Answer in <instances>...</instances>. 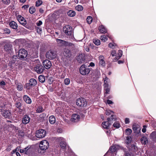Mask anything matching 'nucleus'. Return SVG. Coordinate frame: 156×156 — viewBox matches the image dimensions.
Listing matches in <instances>:
<instances>
[{
  "instance_id": "obj_49",
  "label": "nucleus",
  "mask_w": 156,
  "mask_h": 156,
  "mask_svg": "<svg viewBox=\"0 0 156 156\" xmlns=\"http://www.w3.org/2000/svg\"><path fill=\"white\" fill-rule=\"evenodd\" d=\"M131 147L132 150H133L134 151H136L137 150V147L134 144H132Z\"/></svg>"
},
{
  "instance_id": "obj_48",
  "label": "nucleus",
  "mask_w": 156,
  "mask_h": 156,
  "mask_svg": "<svg viewBox=\"0 0 156 156\" xmlns=\"http://www.w3.org/2000/svg\"><path fill=\"white\" fill-rule=\"evenodd\" d=\"M113 126L114 127L118 128L120 127V124L118 122H116L113 124Z\"/></svg>"
},
{
  "instance_id": "obj_63",
  "label": "nucleus",
  "mask_w": 156,
  "mask_h": 156,
  "mask_svg": "<svg viewBox=\"0 0 156 156\" xmlns=\"http://www.w3.org/2000/svg\"><path fill=\"white\" fill-rule=\"evenodd\" d=\"M39 11L40 13H42L44 12V10L42 8L39 9Z\"/></svg>"
},
{
  "instance_id": "obj_4",
  "label": "nucleus",
  "mask_w": 156,
  "mask_h": 156,
  "mask_svg": "<svg viewBox=\"0 0 156 156\" xmlns=\"http://www.w3.org/2000/svg\"><path fill=\"white\" fill-rule=\"evenodd\" d=\"M39 146L41 150L45 151L48 148L49 144L47 141L43 140L40 142Z\"/></svg>"
},
{
  "instance_id": "obj_16",
  "label": "nucleus",
  "mask_w": 156,
  "mask_h": 156,
  "mask_svg": "<svg viewBox=\"0 0 156 156\" xmlns=\"http://www.w3.org/2000/svg\"><path fill=\"white\" fill-rule=\"evenodd\" d=\"M80 119V116L77 114H73L71 119V121L73 122H77Z\"/></svg>"
},
{
  "instance_id": "obj_24",
  "label": "nucleus",
  "mask_w": 156,
  "mask_h": 156,
  "mask_svg": "<svg viewBox=\"0 0 156 156\" xmlns=\"http://www.w3.org/2000/svg\"><path fill=\"white\" fill-rule=\"evenodd\" d=\"M122 55V51L121 50H119L118 52V55H117L115 58H114L113 60V61H115L119 59L121 57Z\"/></svg>"
},
{
  "instance_id": "obj_42",
  "label": "nucleus",
  "mask_w": 156,
  "mask_h": 156,
  "mask_svg": "<svg viewBox=\"0 0 156 156\" xmlns=\"http://www.w3.org/2000/svg\"><path fill=\"white\" fill-rule=\"evenodd\" d=\"M16 107L19 109H20L22 106L21 103L19 101H17L15 104Z\"/></svg>"
},
{
  "instance_id": "obj_31",
  "label": "nucleus",
  "mask_w": 156,
  "mask_h": 156,
  "mask_svg": "<svg viewBox=\"0 0 156 156\" xmlns=\"http://www.w3.org/2000/svg\"><path fill=\"white\" fill-rule=\"evenodd\" d=\"M141 142L142 144H146L148 143V140L145 137H142L140 139Z\"/></svg>"
},
{
  "instance_id": "obj_38",
  "label": "nucleus",
  "mask_w": 156,
  "mask_h": 156,
  "mask_svg": "<svg viewBox=\"0 0 156 156\" xmlns=\"http://www.w3.org/2000/svg\"><path fill=\"white\" fill-rule=\"evenodd\" d=\"M43 2L41 0H38L36 1L35 6L36 7H38L42 4Z\"/></svg>"
},
{
  "instance_id": "obj_61",
  "label": "nucleus",
  "mask_w": 156,
  "mask_h": 156,
  "mask_svg": "<svg viewBox=\"0 0 156 156\" xmlns=\"http://www.w3.org/2000/svg\"><path fill=\"white\" fill-rule=\"evenodd\" d=\"M107 103L109 105V104H112L113 102H112V101L109 100H108L107 101Z\"/></svg>"
},
{
  "instance_id": "obj_50",
  "label": "nucleus",
  "mask_w": 156,
  "mask_h": 156,
  "mask_svg": "<svg viewBox=\"0 0 156 156\" xmlns=\"http://www.w3.org/2000/svg\"><path fill=\"white\" fill-rule=\"evenodd\" d=\"M116 44L113 43H110L108 44L109 47L112 48H114Z\"/></svg>"
},
{
  "instance_id": "obj_51",
  "label": "nucleus",
  "mask_w": 156,
  "mask_h": 156,
  "mask_svg": "<svg viewBox=\"0 0 156 156\" xmlns=\"http://www.w3.org/2000/svg\"><path fill=\"white\" fill-rule=\"evenodd\" d=\"M126 133L127 135H130L132 132V130L129 128H128L126 129Z\"/></svg>"
},
{
  "instance_id": "obj_54",
  "label": "nucleus",
  "mask_w": 156,
  "mask_h": 156,
  "mask_svg": "<svg viewBox=\"0 0 156 156\" xmlns=\"http://www.w3.org/2000/svg\"><path fill=\"white\" fill-rule=\"evenodd\" d=\"M10 0H2V2L6 5H8L10 3Z\"/></svg>"
},
{
  "instance_id": "obj_20",
  "label": "nucleus",
  "mask_w": 156,
  "mask_h": 156,
  "mask_svg": "<svg viewBox=\"0 0 156 156\" xmlns=\"http://www.w3.org/2000/svg\"><path fill=\"white\" fill-rule=\"evenodd\" d=\"M85 56L83 54L80 55L77 57V60L79 63H82L85 60Z\"/></svg>"
},
{
  "instance_id": "obj_37",
  "label": "nucleus",
  "mask_w": 156,
  "mask_h": 156,
  "mask_svg": "<svg viewBox=\"0 0 156 156\" xmlns=\"http://www.w3.org/2000/svg\"><path fill=\"white\" fill-rule=\"evenodd\" d=\"M56 41L58 43L62 44H64L65 45H66V42L67 41L60 39H57Z\"/></svg>"
},
{
  "instance_id": "obj_18",
  "label": "nucleus",
  "mask_w": 156,
  "mask_h": 156,
  "mask_svg": "<svg viewBox=\"0 0 156 156\" xmlns=\"http://www.w3.org/2000/svg\"><path fill=\"white\" fill-rule=\"evenodd\" d=\"M23 98L25 102L28 104H30L32 102L31 98L27 95H23Z\"/></svg>"
},
{
  "instance_id": "obj_58",
  "label": "nucleus",
  "mask_w": 156,
  "mask_h": 156,
  "mask_svg": "<svg viewBox=\"0 0 156 156\" xmlns=\"http://www.w3.org/2000/svg\"><path fill=\"white\" fill-rule=\"evenodd\" d=\"M42 24V22L41 20H39V21H38V22H37L36 23V24H37V26H41V25Z\"/></svg>"
},
{
  "instance_id": "obj_64",
  "label": "nucleus",
  "mask_w": 156,
  "mask_h": 156,
  "mask_svg": "<svg viewBox=\"0 0 156 156\" xmlns=\"http://www.w3.org/2000/svg\"><path fill=\"white\" fill-rule=\"evenodd\" d=\"M125 156H131V154L129 153H126L125 154Z\"/></svg>"
},
{
  "instance_id": "obj_47",
  "label": "nucleus",
  "mask_w": 156,
  "mask_h": 156,
  "mask_svg": "<svg viewBox=\"0 0 156 156\" xmlns=\"http://www.w3.org/2000/svg\"><path fill=\"white\" fill-rule=\"evenodd\" d=\"M105 89L104 90H105V94H104V95L106 96L105 94H108L110 91V88L108 87H104Z\"/></svg>"
},
{
  "instance_id": "obj_28",
  "label": "nucleus",
  "mask_w": 156,
  "mask_h": 156,
  "mask_svg": "<svg viewBox=\"0 0 156 156\" xmlns=\"http://www.w3.org/2000/svg\"><path fill=\"white\" fill-rule=\"evenodd\" d=\"M99 31L102 33H106L107 31L106 28L103 25H101L99 27Z\"/></svg>"
},
{
  "instance_id": "obj_19",
  "label": "nucleus",
  "mask_w": 156,
  "mask_h": 156,
  "mask_svg": "<svg viewBox=\"0 0 156 156\" xmlns=\"http://www.w3.org/2000/svg\"><path fill=\"white\" fill-rule=\"evenodd\" d=\"M132 129L135 133L138 134L140 132V129L138 125H133V126Z\"/></svg>"
},
{
  "instance_id": "obj_6",
  "label": "nucleus",
  "mask_w": 156,
  "mask_h": 156,
  "mask_svg": "<svg viewBox=\"0 0 156 156\" xmlns=\"http://www.w3.org/2000/svg\"><path fill=\"white\" fill-rule=\"evenodd\" d=\"M46 134V132L43 129H40L36 132V136L38 138H42L44 137Z\"/></svg>"
},
{
  "instance_id": "obj_33",
  "label": "nucleus",
  "mask_w": 156,
  "mask_h": 156,
  "mask_svg": "<svg viewBox=\"0 0 156 156\" xmlns=\"http://www.w3.org/2000/svg\"><path fill=\"white\" fill-rule=\"evenodd\" d=\"M60 146L62 149H65L66 147V144L64 141H62L60 142Z\"/></svg>"
},
{
  "instance_id": "obj_45",
  "label": "nucleus",
  "mask_w": 156,
  "mask_h": 156,
  "mask_svg": "<svg viewBox=\"0 0 156 156\" xmlns=\"http://www.w3.org/2000/svg\"><path fill=\"white\" fill-rule=\"evenodd\" d=\"M100 39L101 41H103L104 42H105L108 39V38L107 37L104 35H102L101 36Z\"/></svg>"
},
{
  "instance_id": "obj_34",
  "label": "nucleus",
  "mask_w": 156,
  "mask_h": 156,
  "mask_svg": "<svg viewBox=\"0 0 156 156\" xmlns=\"http://www.w3.org/2000/svg\"><path fill=\"white\" fill-rule=\"evenodd\" d=\"M66 46H68L72 48H74L75 47L74 44L68 41H67Z\"/></svg>"
},
{
  "instance_id": "obj_15",
  "label": "nucleus",
  "mask_w": 156,
  "mask_h": 156,
  "mask_svg": "<svg viewBox=\"0 0 156 156\" xmlns=\"http://www.w3.org/2000/svg\"><path fill=\"white\" fill-rule=\"evenodd\" d=\"M17 19L20 23L23 25H25L26 24V22L24 18L20 15H18Z\"/></svg>"
},
{
  "instance_id": "obj_12",
  "label": "nucleus",
  "mask_w": 156,
  "mask_h": 156,
  "mask_svg": "<svg viewBox=\"0 0 156 156\" xmlns=\"http://www.w3.org/2000/svg\"><path fill=\"white\" fill-rule=\"evenodd\" d=\"M63 56L64 58H66L67 59L70 60V58L71 56V51L68 49L65 50L63 53Z\"/></svg>"
},
{
  "instance_id": "obj_26",
  "label": "nucleus",
  "mask_w": 156,
  "mask_h": 156,
  "mask_svg": "<svg viewBox=\"0 0 156 156\" xmlns=\"http://www.w3.org/2000/svg\"><path fill=\"white\" fill-rule=\"evenodd\" d=\"M109 79L106 76L105 79L104 80V87H109Z\"/></svg>"
},
{
  "instance_id": "obj_10",
  "label": "nucleus",
  "mask_w": 156,
  "mask_h": 156,
  "mask_svg": "<svg viewBox=\"0 0 156 156\" xmlns=\"http://www.w3.org/2000/svg\"><path fill=\"white\" fill-rule=\"evenodd\" d=\"M27 51L24 49H21L19 50L18 54V56L21 58H24L26 57L27 55Z\"/></svg>"
},
{
  "instance_id": "obj_44",
  "label": "nucleus",
  "mask_w": 156,
  "mask_h": 156,
  "mask_svg": "<svg viewBox=\"0 0 156 156\" xmlns=\"http://www.w3.org/2000/svg\"><path fill=\"white\" fill-rule=\"evenodd\" d=\"M126 143L127 144L130 143L132 140V139L130 136H128L126 137Z\"/></svg>"
},
{
  "instance_id": "obj_2",
  "label": "nucleus",
  "mask_w": 156,
  "mask_h": 156,
  "mask_svg": "<svg viewBox=\"0 0 156 156\" xmlns=\"http://www.w3.org/2000/svg\"><path fill=\"white\" fill-rule=\"evenodd\" d=\"M37 83V81L35 79L31 78L30 80L29 83L26 84L25 87L27 90H29L32 87L36 85Z\"/></svg>"
},
{
  "instance_id": "obj_3",
  "label": "nucleus",
  "mask_w": 156,
  "mask_h": 156,
  "mask_svg": "<svg viewBox=\"0 0 156 156\" xmlns=\"http://www.w3.org/2000/svg\"><path fill=\"white\" fill-rule=\"evenodd\" d=\"M76 104L79 107H83L87 106V103L85 98H78L76 100Z\"/></svg>"
},
{
  "instance_id": "obj_46",
  "label": "nucleus",
  "mask_w": 156,
  "mask_h": 156,
  "mask_svg": "<svg viewBox=\"0 0 156 156\" xmlns=\"http://www.w3.org/2000/svg\"><path fill=\"white\" fill-rule=\"evenodd\" d=\"M64 82L65 85H68L70 82L69 79V78H66L65 79Z\"/></svg>"
},
{
  "instance_id": "obj_14",
  "label": "nucleus",
  "mask_w": 156,
  "mask_h": 156,
  "mask_svg": "<svg viewBox=\"0 0 156 156\" xmlns=\"http://www.w3.org/2000/svg\"><path fill=\"white\" fill-rule=\"evenodd\" d=\"M43 64L45 68L48 69L50 68L51 66V62L48 60H45L43 62Z\"/></svg>"
},
{
  "instance_id": "obj_57",
  "label": "nucleus",
  "mask_w": 156,
  "mask_h": 156,
  "mask_svg": "<svg viewBox=\"0 0 156 156\" xmlns=\"http://www.w3.org/2000/svg\"><path fill=\"white\" fill-rule=\"evenodd\" d=\"M29 5H25L22 7V9H24V10H27L29 8Z\"/></svg>"
},
{
  "instance_id": "obj_35",
  "label": "nucleus",
  "mask_w": 156,
  "mask_h": 156,
  "mask_svg": "<svg viewBox=\"0 0 156 156\" xmlns=\"http://www.w3.org/2000/svg\"><path fill=\"white\" fill-rule=\"evenodd\" d=\"M44 111L43 108L41 106H38L36 110V112L38 113L42 112Z\"/></svg>"
},
{
  "instance_id": "obj_9",
  "label": "nucleus",
  "mask_w": 156,
  "mask_h": 156,
  "mask_svg": "<svg viewBox=\"0 0 156 156\" xmlns=\"http://www.w3.org/2000/svg\"><path fill=\"white\" fill-rule=\"evenodd\" d=\"M32 150L30 146L28 145L23 149H20V153H23L25 154L29 155L31 153Z\"/></svg>"
},
{
  "instance_id": "obj_40",
  "label": "nucleus",
  "mask_w": 156,
  "mask_h": 156,
  "mask_svg": "<svg viewBox=\"0 0 156 156\" xmlns=\"http://www.w3.org/2000/svg\"><path fill=\"white\" fill-rule=\"evenodd\" d=\"M36 11L35 8L34 7H30L29 9V12L31 14H33Z\"/></svg>"
},
{
  "instance_id": "obj_27",
  "label": "nucleus",
  "mask_w": 156,
  "mask_h": 156,
  "mask_svg": "<svg viewBox=\"0 0 156 156\" xmlns=\"http://www.w3.org/2000/svg\"><path fill=\"white\" fill-rule=\"evenodd\" d=\"M100 75V71L98 70H96L95 71L94 75H93V76L94 78L97 79L99 77Z\"/></svg>"
},
{
  "instance_id": "obj_53",
  "label": "nucleus",
  "mask_w": 156,
  "mask_h": 156,
  "mask_svg": "<svg viewBox=\"0 0 156 156\" xmlns=\"http://www.w3.org/2000/svg\"><path fill=\"white\" fill-rule=\"evenodd\" d=\"M16 61V60L12 59V60L9 62V65L10 66H12V65L13 64H14L15 63Z\"/></svg>"
},
{
  "instance_id": "obj_23",
  "label": "nucleus",
  "mask_w": 156,
  "mask_h": 156,
  "mask_svg": "<svg viewBox=\"0 0 156 156\" xmlns=\"http://www.w3.org/2000/svg\"><path fill=\"white\" fill-rule=\"evenodd\" d=\"M118 148V146L117 145H115L112 146L109 148L108 152L111 151V152H112V153H113L115 152L117 150V149Z\"/></svg>"
},
{
  "instance_id": "obj_32",
  "label": "nucleus",
  "mask_w": 156,
  "mask_h": 156,
  "mask_svg": "<svg viewBox=\"0 0 156 156\" xmlns=\"http://www.w3.org/2000/svg\"><path fill=\"white\" fill-rule=\"evenodd\" d=\"M39 81L41 83H44L45 81V77L42 75H40L38 77Z\"/></svg>"
},
{
  "instance_id": "obj_56",
  "label": "nucleus",
  "mask_w": 156,
  "mask_h": 156,
  "mask_svg": "<svg viewBox=\"0 0 156 156\" xmlns=\"http://www.w3.org/2000/svg\"><path fill=\"white\" fill-rule=\"evenodd\" d=\"M0 85L2 86L1 87L3 88V86H5L6 85V83L5 81H2L0 82Z\"/></svg>"
},
{
  "instance_id": "obj_25",
  "label": "nucleus",
  "mask_w": 156,
  "mask_h": 156,
  "mask_svg": "<svg viewBox=\"0 0 156 156\" xmlns=\"http://www.w3.org/2000/svg\"><path fill=\"white\" fill-rule=\"evenodd\" d=\"M49 122L51 124H54L55 122V118L54 115H51L49 118Z\"/></svg>"
},
{
  "instance_id": "obj_21",
  "label": "nucleus",
  "mask_w": 156,
  "mask_h": 156,
  "mask_svg": "<svg viewBox=\"0 0 156 156\" xmlns=\"http://www.w3.org/2000/svg\"><path fill=\"white\" fill-rule=\"evenodd\" d=\"M105 58L104 56L102 55H101L99 56V60L100 65L102 66H105V62L104 60Z\"/></svg>"
},
{
  "instance_id": "obj_52",
  "label": "nucleus",
  "mask_w": 156,
  "mask_h": 156,
  "mask_svg": "<svg viewBox=\"0 0 156 156\" xmlns=\"http://www.w3.org/2000/svg\"><path fill=\"white\" fill-rule=\"evenodd\" d=\"M111 113H114L113 111L111 110H107L106 112V114L107 115H109Z\"/></svg>"
},
{
  "instance_id": "obj_43",
  "label": "nucleus",
  "mask_w": 156,
  "mask_h": 156,
  "mask_svg": "<svg viewBox=\"0 0 156 156\" xmlns=\"http://www.w3.org/2000/svg\"><path fill=\"white\" fill-rule=\"evenodd\" d=\"M93 43L97 45H99L100 44V41L99 40L94 39L93 40Z\"/></svg>"
},
{
  "instance_id": "obj_36",
  "label": "nucleus",
  "mask_w": 156,
  "mask_h": 156,
  "mask_svg": "<svg viewBox=\"0 0 156 156\" xmlns=\"http://www.w3.org/2000/svg\"><path fill=\"white\" fill-rule=\"evenodd\" d=\"M76 9L78 11H81L83 9V7L81 5H78L76 7Z\"/></svg>"
},
{
  "instance_id": "obj_62",
  "label": "nucleus",
  "mask_w": 156,
  "mask_h": 156,
  "mask_svg": "<svg viewBox=\"0 0 156 156\" xmlns=\"http://www.w3.org/2000/svg\"><path fill=\"white\" fill-rule=\"evenodd\" d=\"M95 66L93 62H91L89 66H91V67H93Z\"/></svg>"
},
{
  "instance_id": "obj_5",
  "label": "nucleus",
  "mask_w": 156,
  "mask_h": 156,
  "mask_svg": "<svg viewBox=\"0 0 156 156\" xmlns=\"http://www.w3.org/2000/svg\"><path fill=\"white\" fill-rule=\"evenodd\" d=\"M90 69L86 67L85 65H82L80 68V73L82 75H85L88 74L90 72Z\"/></svg>"
},
{
  "instance_id": "obj_1",
  "label": "nucleus",
  "mask_w": 156,
  "mask_h": 156,
  "mask_svg": "<svg viewBox=\"0 0 156 156\" xmlns=\"http://www.w3.org/2000/svg\"><path fill=\"white\" fill-rule=\"evenodd\" d=\"M116 120V116L112 115L110 118L107 119V121L103 122L102 123V126L105 129H108L110 125L113 121Z\"/></svg>"
},
{
  "instance_id": "obj_41",
  "label": "nucleus",
  "mask_w": 156,
  "mask_h": 156,
  "mask_svg": "<svg viewBox=\"0 0 156 156\" xmlns=\"http://www.w3.org/2000/svg\"><path fill=\"white\" fill-rule=\"evenodd\" d=\"M17 89L19 91H22L23 89V87L22 84H17Z\"/></svg>"
},
{
  "instance_id": "obj_60",
  "label": "nucleus",
  "mask_w": 156,
  "mask_h": 156,
  "mask_svg": "<svg viewBox=\"0 0 156 156\" xmlns=\"http://www.w3.org/2000/svg\"><path fill=\"white\" fill-rule=\"evenodd\" d=\"M146 125H144L143 126V128L142 129V131L143 133H144L146 132V129L144 127H146Z\"/></svg>"
},
{
  "instance_id": "obj_8",
  "label": "nucleus",
  "mask_w": 156,
  "mask_h": 156,
  "mask_svg": "<svg viewBox=\"0 0 156 156\" xmlns=\"http://www.w3.org/2000/svg\"><path fill=\"white\" fill-rule=\"evenodd\" d=\"M63 31L67 35H70L72 33V28L69 25H66L63 28Z\"/></svg>"
},
{
  "instance_id": "obj_11",
  "label": "nucleus",
  "mask_w": 156,
  "mask_h": 156,
  "mask_svg": "<svg viewBox=\"0 0 156 156\" xmlns=\"http://www.w3.org/2000/svg\"><path fill=\"white\" fill-rule=\"evenodd\" d=\"M44 69L43 66L40 64L37 65L34 68L35 71L39 74L42 73L43 72Z\"/></svg>"
},
{
  "instance_id": "obj_29",
  "label": "nucleus",
  "mask_w": 156,
  "mask_h": 156,
  "mask_svg": "<svg viewBox=\"0 0 156 156\" xmlns=\"http://www.w3.org/2000/svg\"><path fill=\"white\" fill-rule=\"evenodd\" d=\"M67 14L70 17H74L76 15V12L72 10H70L67 12Z\"/></svg>"
},
{
  "instance_id": "obj_13",
  "label": "nucleus",
  "mask_w": 156,
  "mask_h": 156,
  "mask_svg": "<svg viewBox=\"0 0 156 156\" xmlns=\"http://www.w3.org/2000/svg\"><path fill=\"white\" fill-rule=\"evenodd\" d=\"M3 109H1V112L2 115L5 118H9L11 115V112L9 110H2Z\"/></svg>"
},
{
  "instance_id": "obj_59",
  "label": "nucleus",
  "mask_w": 156,
  "mask_h": 156,
  "mask_svg": "<svg viewBox=\"0 0 156 156\" xmlns=\"http://www.w3.org/2000/svg\"><path fill=\"white\" fill-rule=\"evenodd\" d=\"M125 122L126 124H128L129 122V119L128 118H126L125 119Z\"/></svg>"
},
{
  "instance_id": "obj_17",
  "label": "nucleus",
  "mask_w": 156,
  "mask_h": 156,
  "mask_svg": "<svg viewBox=\"0 0 156 156\" xmlns=\"http://www.w3.org/2000/svg\"><path fill=\"white\" fill-rule=\"evenodd\" d=\"M30 120V118L27 115H25L23 117L22 119V123L24 124L28 123Z\"/></svg>"
},
{
  "instance_id": "obj_30",
  "label": "nucleus",
  "mask_w": 156,
  "mask_h": 156,
  "mask_svg": "<svg viewBox=\"0 0 156 156\" xmlns=\"http://www.w3.org/2000/svg\"><path fill=\"white\" fill-rule=\"evenodd\" d=\"M150 137L154 141H156V131L152 132L150 135Z\"/></svg>"
},
{
  "instance_id": "obj_22",
  "label": "nucleus",
  "mask_w": 156,
  "mask_h": 156,
  "mask_svg": "<svg viewBox=\"0 0 156 156\" xmlns=\"http://www.w3.org/2000/svg\"><path fill=\"white\" fill-rule=\"evenodd\" d=\"M10 27L12 29H16L18 27V25L14 21H12L9 23Z\"/></svg>"
},
{
  "instance_id": "obj_39",
  "label": "nucleus",
  "mask_w": 156,
  "mask_h": 156,
  "mask_svg": "<svg viewBox=\"0 0 156 156\" xmlns=\"http://www.w3.org/2000/svg\"><path fill=\"white\" fill-rule=\"evenodd\" d=\"M92 18L91 16H88L87 18V23L90 24L92 21Z\"/></svg>"
},
{
  "instance_id": "obj_7",
  "label": "nucleus",
  "mask_w": 156,
  "mask_h": 156,
  "mask_svg": "<svg viewBox=\"0 0 156 156\" xmlns=\"http://www.w3.org/2000/svg\"><path fill=\"white\" fill-rule=\"evenodd\" d=\"M46 57L49 59H53L55 58L56 56L55 52L53 51H49L47 52Z\"/></svg>"
},
{
  "instance_id": "obj_55",
  "label": "nucleus",
  "mask_w": 156,
  "mask_h": 156,
  "mask_svg": "<svg viewBox=\"0 0 156 156\" xmlns=\"http://www.w3.org/2000/svg\"><path fill=\"white\" fill-rule=\"evenodd\" d=\"M116 52L115 50H113L112 51L111 53V55H112V57H114V56H116L117 55H116Z\"/></svg>"
}]
</instances>
